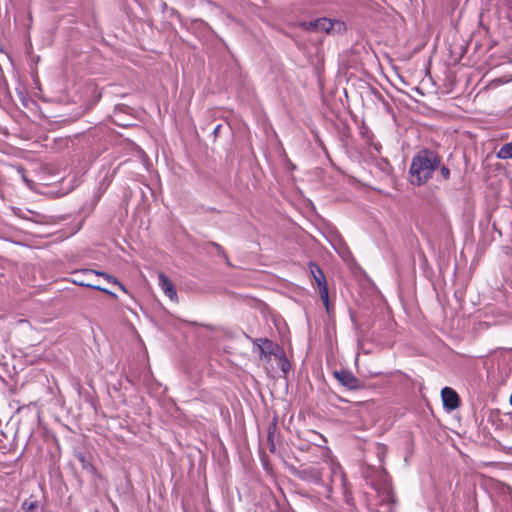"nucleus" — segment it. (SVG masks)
I'll return each instance as SVG.
<instances>
[{"instance_id":"nucleus-1","label":"nucleus","mask_w":512,"mask_h":512,"mask_svg":"<svg viewBox=\"0 0 512 512\" xmlns=\"http://www.w3.org/2000/svg\"><path fill=\"white\" fill-rule=\"evenodd\" d=\"M439 165L440 160L434 152L430 150L418 152L413 157L409 170L411 184L420 186L426 183Z\"/></svg>"},{"instance_id":"nucleus-2","label":"nucleus","mask_w":512,"mask_h":512,"mask_svg":"<svg viewBox=\"0 0 512 512\" xmlns=\"http://www.w3.org/2000/svg\"><path fill=\"white\" fill-rule=\"evenodd\" d=\"M310 271H311L314 281L319 289L320 298H321L322 302L324 303V305L326 306V308L328 309L329 292H328V287H327L325 276H324L322 270L317 265L312 264L310 266Z\"/></svg>"},{"instance_id":"nucleus-3","label":"nucleus","mask_w":512,"mask_h":512,"mask_svg":"<svg viewBox=\"0 0 512 512\" xmlns=\"http://www.w3.org/2000/svg\"><path fill=\"white\" fill-rule=\"evenodd\" d=\"M255 345L261 359L269 361L272 355H276L279 350L278 346L268 339H257Z\"/></svg>"},{"instance_id":"nucleus-4","label":"nucleus","mask_w":512,"mask_h":512,"mask_svg":"<svg viewBox=\"0 0 512 512\" xmlns=\"http://www.w3.org/2000/svg\"><path fill=\"white\" fill-rule=\"evenodd\" d=\"M324 462L329 466L331 471V482H335L337 478H339L340 482L343 484L344 476L341 471L340 465L334 460L331 455V451L329 449L324 450L323 454Z\"/></svg>"},{"instance_id":"nucleus-5","label":"nucleus","mask_w":512,"mask_h":512,"mask_svg":"<svg viewBox=\"0 0 512 512\" xmlns=\"http://www.w3.org/2000/svg\"><path fill=\"white\" fill-rule=\"evenodd\" d=\"M307 25V28L318 31V32H325L329 33L334 29L335 26H338L340 29L342 26V23L340 22H334L331 19L328 18H321L317 19L314 22H309Z\"/></svg>"},{"instance_id":"nucleus-6","label":"nucleus","mask_w":512,"mask_h":512,"mask_svg":"<svg viewBox=\"0 0 512 512\" xmlns=\"http://www.w3.org/2000/svg\"><path fill=\"white\" fill-rule=\"evenodd\" d=\"M158 284H159L161 290L163 291V293L171 301H174V302L177 301L178 297H177V292H176L175 286H174L173 282L164 273H159Z\"/></svg>"},{"instance_id":"nucleus-7","label":"nucleus","mask_w":512,"mask_h":512,"mask_svg":"<svg viewBox=\"0 0 512 512\" xmlns=\"http://www.w3.org/2000/svg\"><path fill=\"white\" fill-rule=\"evenodd\" d=\"M441 397L447 410L452 411L459 406V397L452 388L444 387L441 391Z\"/></svg>"},{"instance_id":"nucleus-8","label":"nucleus","mask_w":512,"mask_h":512,"mask_svg":"<svg viewBox=\"0 0 512 512\" xmlns=\"http://www.w3.org/2000/svg\"><path fill=\"white\" fill-rule=\"evenodd\" d=\"M334 375L347 388H358V379L352 373L347 371H335Z\"/></svg>"},{"instance_id":"nucleus-9","label":"nucleus","mask_w":512,"mask_h":512,"mask_svg":"<svg viewBox=\"0 0 512 512\" xmlns=\"http://www.w3.org/2000/svg\"><path fill=\"white\" fill-rule=\"evenodd\" d=\"M84 271H85V270H82V271H79V272H75V274H74V277H75V278H74V280H73V282H74L75 284L80 285V286H85V287L93 288V289H95V290L102 291V292H104V293H106V294H108V295H110V296H112V297H116V295H115L113 292L109 291L108 289L103 288V287H101V286H99V285H94V284H92V283H90V282H86V281L84 280V278H81V279H80V276H81V275H85V276H90V275H91V274H85V273H84Z\"/></svg>"},{"instance_id":"nucleus-10","label":"nucleus","mask_w":512,"mask_h":512,"mask_svg":"<svg viewBox=\"0 0 512 512\" xmlns=\"http://www.w3.org/2000/svg\"><path fill=\"white\" fill-rule=\"evenodd\" d=\"M301 478L316 484L322 482V473L317 467H307L301 470Z\"/></svg>"},{"instance_id":"nucleus-11","label":"nucleus","mask_w":512,"mask_h":512,"mask_svg":"<svg viewBox=\"0 0 512 512\" xmlns=\"http://www.w3.org/2000/svg\"><path fill=\"white\" fill-rule=\"evenodd\" d=\"M85 274H94V275H97V276H101L103 277L108 283H111V284H114V285H117L122 291L126 292V288L125 286H123L118 280L117 278H115L114 276L108 274V273H105V272H101V271H96V270H90V269H85L84 271Z\"/></svg>"},{"instance_id":"nucleus-12","label":"nucleus","mask_w":512,"mask_h":512,"mask_svg":"<svg viewBox=\"0 0 512 512\" xmlns=\"http://www.w3.org/2000/svg\"><path fill=\"white\" fill-rule=\"evenodd\" d=\"M25 512H42V505L36 500H27L23 503Z\"/></svg>"},{"instance_id":"nucleus-13","label":"nucleus","mask_w":512,"mask_h":512,"mask_svg":"<svg viewBox=\"0 0 512 512\" xmlns=\"http://www.w3.org/2000/svg\"><path fill=\"white\" fill-rule=\"evenodd\" d=\"M497 157L500 159L512 158V142L504 144L497 152Z\"/></svg>"},{"instance_id":"nucleus-14","label":"nucleus","mask_w":512,"mask_h":512,"mask_svg":"<svg viewBox=\"0 0 512 512\" xmlns=\"http://www.w3.org/2000/svg\"><path fill=\"white\" fill-rule=\"evenodd\" d=\"M78 460L82 463V467L83 469L87 470V471H90V472H93L94 471V467L93 465L90 463V461H88L86 459V457L83 455V454H79L77 456Z\"/></svg>"},{"instance_id":"nucleus-15","label":"nucleus","mask_w":512,"mask_h":512,"mask_svg":"<svg viewBox=\"0 0 512 512\" xmlns=\"http://www.w3.org/2000/svg\"><path fill=\"white\" fill-rule=\"evenodd\" d=\"M439 172H440V175H441V177H442L443 179H448V178H449V176H450V171H449V169H448L447 167H445V166H442V167L440 168V171H439Z\"/></svg>"},{"instance_id":"nucleus-16","label":"nucleus","mask_w":512,"mask_h":512,"mask_svg":"<svg viewBox=\"0 0 512 512\" xmlns=\"http://www.w3.org/2000/svg\"><path fill=\"white\" fill-rule=\"evenodd\" d=\"M384 450H385V447H384V446H380V447H379V453H380V452H384Z\"/></svg>"},{"instance_id":"nucleus-17","label":"nucleus","mask_w":512,"mask_h":512,"mask_svg":"<svg viewBox=\"0 0 512 512\" xmlns=\"http://www.w3.org/2000/svg\"><path fill=\"white\" fill-rule=\"evenodd\" d=\"M374 148H375V150H376L377 152H379V149H380V146H379V145H375V146H374Z\"/></svg>"},{"instance_id":"nucleus-18","label":"nucleus","mask_w":512,"mask_h":512,"mask_svg":"<svg viewBox=\"0 0 512 512\" xmlns=\"http://www.w3.org/2000/svg\"><path fill=\"white\" fill-rule=\"evenodd\" d=\"M510 404L512 405V395L510 396Z\"/></svg>"}]
</instances>
